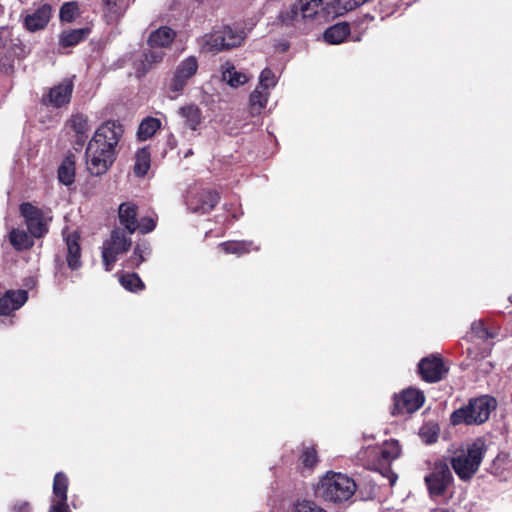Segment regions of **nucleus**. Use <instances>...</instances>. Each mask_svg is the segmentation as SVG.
I'll return each mask as SVG.
<instances>
[{
    "label": "nucleus",
    "instance_id": "b1692460",
    "mask_svg": "<svg viewBox=\"0 0 512 512\" xmlns=\"http://www.w3.org/2000/svg\"><path fill=\"white\" fill-rule=\"evenodd\" d=\"M222 78L231 87L237 88L247 83L251 76L243 71H238L232 64L226 63L223 66Z\"/></svg>",
    "mask_w": 512,
    "mask_h": 512
},
{
    "label": "nucleus",
    "instance_id": "7ed1b4c3",
    "mask_svg": "<svg viewBox=\"0 0 512 512\" xmlns=\"http://www.w3.org/2000/svg\"><path fill=\"white\" fill-rule=\"evenodd\" d=\"M496 401L489 396L475 398L469 402L466 407L454 411L451 415V421L454 425L465 423L481 424L485 422L495 408Z\"/></svg>",
    "mask_w": 512,
    "mask_h": 512
},
{
    "label": "nucleus",
    "instance_id": "a18cd8bd",
    "mask_svg": "<svg viewBox=\"0 0 512 512\" xmlns=\"http://www.w3.org/2000/svg\"><path fill=\"white\" fill-rule=\"evenodd\" d=\"M472 330L475 332V334L479 337V338H488L489 337V333L488 331L486 330V328L483 326V323L482 322H474L472 324Z\"/></svg>",
    "mask_w": 512,
    "mask_h": 512
},
{
    "label": "nucleus",
    "instance_id": "473e14b6",
    "mask_svg": "<svg viewBox=\"0 0 512 512\" xmlns=\"http://www.w3.org/2000/svg\"><path fill=\"white\" fill-rule=\"evenodd\" d=\"M161 122L157 118L148 117L144 119L138 128V137L141 140H146L153 136L160 128Z\"/></svg>",
    "mask_w": 512,
    "mask_h": 512
},
{
    "label": "nucleus",
    "instance_id": "f257e3e1",
    "mask_svg": "<svg viewBox=\"0 0 512 512\" xmlns=\"http://www.w3.org/2000/svg\"><path fill=\"white\" fill-rule=\"evenodd\" d=\"M123 132L117 121H106L95 131L85 152L87 169L92 175H102L111 167Z\"/></svg>",
    "mask_w": 512,
    "mask_h": 512
},
{
    "label": "nucleus",
    "instance_id": "cd10ccee",
    "mask_svg": "<svg viewBox=\"0 0 512 512\" xmlns=\"http://www.w3.org/2000/svg\"><path fill=\"white\" fill-rule=\"evenodd\" d=\"M270 92L259 87L251 93L250 95V109L252 115H258L265 108Z\"/></svg>",
    "mask_w": 512,
    "mask_h": 512
},
{
    "label": "nucleus",
    "instance_id": "2f4dec72",
    "mask_svg": "<svg viewBox=\"0 0 512 512\" xmlns=\"http://www.w3.org/2000/svg\"><path fill=\"white\" fill-rule=\"evenodd\" d=\"M134 172L137 176H144L150 168V152L147 148L139 149L135 156Z\"/></svg>",
    "mask_w": 512,
    "mask_h": 512
},
{
    "label": "nucleus",
    "instance_id": "49530a36",
    "mask_svg": "<svg viewBox=\"0 0 512 512\" xmlns=\"http://www.w3.org/2000/svg\"><path fill=\"white\" fill-rule=\"evenodd\" d=\"M12 512H30V507L27 502H20L13 506Z\"/></svg>",
    "mask_w": 512,
    "mask_h": 512
},
{
    "label": "nucleus",
    "instance_id": "9d476101",
    "mask_svg": "<svg viewBox=\"0 0 512 512\" xmlns=\"http://www.w3.org/2000/svg\"><path fill=\"white\" fill-rule=\"evenodd\" d=\"M198 70V61L196 57L189 56L182 60L174 72V76L169 84V90L178 94L183 91L189 79H191Z\"/></svg>",
    "mask_w": 512,
    "mask_h": 512
},
{
    "label": "nucleus",
    "instance_id": "9b49d317",
    "mask_svg": "<svg viewBox=\"0 0 512 512\" xmlns=\"http://www.w3.org/2000/svg\"><path fill=\"white\" fill-rule=\"evenodd\" d=\"M424 395L415 389H407L400 396L394 398L393 415L411 414L417 411L424 403Z\"/></svg>",
    "mask_w": 512,
    "mask_h": 512
},
{
    "label": "nucleus",
    "instance_id": "72a5a7b5",
    "mask_svg": "<svg viewBox=\"0 0 512 512\" xmlns=\"http://www.w3.org/2000/svg\"><path fill=\"white\" fill-rule=\"evenodd\" d=\"M163 58V51L151 48L149 51L143 54V59L141 61L142 68L138 69V71L141 75L145 74L154 64L161 62Z\"/></svg>",
    "mask_w": 512,
    "mask_h": 512
},
{
    "label": "nucleus",
    "instance_id": "c9c22d12",
    "mask_svg": "<svg viewBox=\"0 0 512 512\" xmlns=\"http://www.w3.org/2000/svg\"><path fill=\"white\" fill-rule=\"evenodd\" d=\"M59 181L68 186L74 182L75 179V167L74 162L70 159H66L58 169Z\"/></svg>",
    "mask_w": 512,
    "mask_h": 512
},
{
    "label": "nucleus",
    "instance_id": "c03bdc74",
    "mask_svg": "<svg viewBox=\"0 0 512 512\" xmlns=\"http://www.w3.org/2000/svg\"><path fill=\"white\" fill-rule=\"evenodd\" d=\"M155 227L156 221L152 217H143L140 221H137V230L142 234L153 231Z\"/></svg>",
    "mask_w": 512,
    "mask_h": 512
},
{
    "label": "nucleus",
    "instance_id": "4be33fe9",
    "mask_svg": "<svg viewBox=\"0 0 512 512\" xmlns=\"http://www.w3.org/2000/svg\"><path fill=\"white\" fill-rule=\"evenodd\" d=\"M178 114L184 120V124L193 131L197 129L202 121V112L195 104L180 107Z\"/></svg>",
    "mask_w": 512,
    "mask_h": 512
},
{
    "label": "nucleus",
    "instance_id": "6e6552de",
    "mask_svg": "<svg viewBox=\"0 0 512 512\" xmlns=\"http://www.w3.org/2000/svg\"><path fill=\"white\" fill-rule=\"evenodd\" d=\"M19 210L25 219L29 233L33 237L40 238L48 232V223L42 210L28 202L22 203Z\"/></svg>",
    "mask_w": 512,
    "mask_h": 512
},
{
    "label": "nucleus",
    "instance_id": "1a4fd4ad",
    "mask_svg": "<svg viewBox=\"0 0 512 512\" xmlns=\"http://www.w3.org/2000/svg\"><path fill=\"white\" fill-rule=\"evenodd\" d=\"M448 367L438 355H430L420 360L418 372L422 380L435 383L441 381L448 373Z\"/></svg>",
    "mask_w": 512,
    "mask_h": 512
},
{
    "label": "nucleus",
    "instance_id": "c85d7f7f",
    "mask_svg": "<svg viewBox=\"0 0 512 512\" xmlns=\"http://www.w3.org/2000/svg\"><path fill=\"white\" fill-rule=\"evenodd\" d=\"M151 253L150 244L146 241L138 242L133 250V254L127 260L128 267H138L143 263Z\"/></svg>",
    "mask_w": 512,
    "mask_h": 512
},
{
    "label": "nucleus",
    "instance_id": "393cba45",
    "mask_svg": "<svg viewBox=\"0 0 512 512\" xmlns=\"http://www.w3.org/2000/svg\"><path fill=\"white\" fill-rule=\"evenodd\" d=\"M350 34L349 24L346 22L337 23L325 30L323 37L329 44H340Z\"/></svg>",
    "mask_w": 512,
    "mask_h": 512
},
{
    "label": "nucleus",
    "instance_id": "412c9836",
    "mask_svg": "<svg viewBox=\"0 0 512 512\" xmlns=\"http://www.w3.org/2000/svg\"><path fill=\"white\" fill-rule=\"evenodd\" d=\"M175 36L171 28L162 26L150 34L148 44L151 48L167 47L173 42Z\"/></svg>",
    "mask_w": 512,
    "mask_h": 512
},
{
    "label": "nucleus",
    "instance_id": "f03ea898",
    "mask_svg": "<svg viewBox=\"0 0 512 512\" xmlns=\"http://www.w3.org/2000/svg\"><path fill=\"white\" fill-rule=\"evenodd\" d=\"M355 481L343 473L327 472L316 488V493L325 501L342 503L348 501L356 492Z\"/></svg>",
    "mask_w": 512,
    "mask_h": 512
},
{
    "label": "nucleus",
    "instance_id": "ddd939ff",
    "mask_svg": "<svg viewBox=\"0 0 512 512\" xmlns=\"http://www.w3.org/2000/svg\"><path fill=\"white\" fill-rule=\"evenodd\" d=\"M73 87L71 79H64L49 89L47 96L43 98V102L55 108H60L70 102Z\"/></svg>",
    "mask_w": 512,
    "mask_h": 512
},
{
    "label": "nucleus",
    "instance_id": "a878e982",
    "mask_svg": "<svg viewBox=\"0 0 512 512\" xmlns=\"http://www.w3.org/2000/svg\"><path fill=\"white\" fill-rule=\"evenodd\" d=\"M202 49L206 52L217 53L228 49L221 30L206 34L202 38Z\"/></svg>",
    "mask_w": 512,
    "mask_h": 512
},
{
    "label": "nucleus",
    "instance_id": "bb28decb",
    "mask_svg": "<svg viewBox=\"0 0 512 512\" xmlns=\"http://www.w3.org/2000/svg\"><path fill=\"white\" fill-rule=\"evenodd\" d=\"M88 28L65 30L59 36V44L62 47H71L79 44L89 34Z\"/></svg>",
    "mask_w": 512,
    "mask_h": 512
},
{
    "label": "nucleus",
    "instance_id": "5701e85b",
    "mask_svg": "<svg viewBox=\"0 0 512 512\" xmlns=\"http://www.w3.org/2000/svg\"><path fill=\"white\" fill-rule=\"evenodd\" d=\"M368 451L376 456L381 455L383 462L387 464L399 457L401 449L398 441L389 440L384 442L383 446H374Z\"/></svg>",
    "mask_w": 512,
    "mask_h": 512
},
{
    "label": "nucleus",
    "instance_id": "79ce46f5",
    "mask_svg": "<svg viewBox=\"0 0 512 512\" xmlns=\"http://www.w3.org/2000/svg\"><path fill=\"white\" fill-rule=\"evenodd\" d=\"M276 84L277 78L275 73L271 69L265 68L259 76V85L257 87L270 92V89L275 87Z\"/></svg>",
    "mask_w": 512,
    "mask_h": 512
},
{
    "label": "nucleus",
    "instance_id": "ea45409f",
    "mask_svg": "<svg viewBox=\"0 0 512 512\" xmlns=\"http://www.w3.org/2000/svg\"><path fill=\"white\" fill-rule=\"evenodd\" d=\"M374 446L367 447L364 451L360 452L359 458L369 467L370 469H378V467L385 465L381 455L376 456L370 453L368 450Z\"/></svg>",
    "mask_w": 512,
    "mask_h": 512
},
{
    "label": "nucleus",
    "instance_id": "a19ab883",
    "mask_svg": "<svg viewBox=\"0 0 512 512\" xmlns=\"http://www.w3.org/2000/svg\"><path fill=\"white\" fill-rule=\"evenodd\" d=\"M79 15V6L76 2H67L60 9V19L63 22H72Z\"/></svg>",
    "mask_w": 512,
    "mask_h": 512
},
{
    "label": "nucleus",
    "instance_id": "f8f14e48",
    "mask_svg": "<svg viewBox=\"0 0 512 512\" xmlns=\"http://www.w3.org/2000/svg\"><path fill=\"white\" fill-rule=\"evenodd\" d=\"M68 478L58 472L53 481V497L49 512H71L67 504Z\"/></svg>",
    "mask_w": 512,
    "mask_h": 512
},
{
    "label": "nucleus",
    "instance_id": "423d86ee",
    "mask_svg": "<svg viewBox=\"0 0 512 512\" xmlns=\"http://www.w3.org/2000/svg\"><path fill=\"white\" fill-rule=\"evenodd\" d=\"M453 480V476L446 462L437 460L431 472L425 476L430 495L436 497L443 495Z\"/></svg>",
    "mask_w": 512,
    "mask_h": 512
},
{
    "label": "nucleus",
    "instance_id": "09e8293b",
    "mask_svg": "<svg viewBox=\"0 0 512 512\" xmlns=\"http://www.w3.org/2000/svg\"><path fill=\"white\" fill-rule=\"evenodd\" d=\"M509 301H510V303H512V295L509 296Z\"/></svg>",
    "mask_w": 512,
    "mask_h": 512
},
{
    "label": "nucleus",
    "instance_id": "4468645a",
    "mask_svg": "<svg viewBox=\"0 0 512 512\" xmlns=\"http://www.w3.org/2000/svg\"><path fill=\"white\" fill-rule=\"evenodd\" d=\"M28 300L26 290H8L0 297V315H10L15 310L22 307Z\"/></svg>",
    "mask_w": 512,
    "mask_h": 512
},
{
    "label": "nucleus",
    "instance_id": "dca6fc26",
    "mask_svg": "<svg viewBox=\"0 0 512 512\" xmlns=\"http://www.w3.org/2000/svg\"><path fill=\"white\" fill-rule=\"evenodd\" d=\"M11 35L5 27L0 28V71L8 74L13 70V55L10 51Z\"/></svg>",
    "mask_w": 512,
    "mask_h": 512
},
{
    "label": "nucleus",
    "instance_id": "7c9ffc66",
    "mask_svg": "<svg viewBox=\"0 0 512 512\" xmlns=\"http://www.w3.org/2000/svg\"><path fill=\"white\" fill-rule=\"evenodd\" d=\"M10 243L17 250H25L33 245L31 237L23 230L13 229L9 235Z\"/></svg>",
    "mask_w": 512,
    "mask_h": 512
},
{
    "label": "nucleus",
    "instance_id": "c756f323",
    "mask_svg": "<svg viewBox=\"0 0 512 512\" xmlns=\"http://www.w3.org/2000/svg\"><path fill=\"white\" fill-rule=\"evenodd\" d=\"M221 32L228 49L240 46L245 39V33L243 31L230 26L224 27Z\"/></svg>",
    "mask_w": 512,
    "mask_h": 512
},
{
    "label": "nucleus",
    "instance_id": "a211bd4d",
    "mask_svg": "<svg viewBox=\"0 0 512 512\" xmlns=\"http://www.w3.org/2000/svg\"><path fill=\"white\" fill-rule=\"evenodd\" d=\"M50 17L51 7L43 5L25 17V26L32 32L43 29L48 24Z\"/></svg>",
    "mask_w": 512,
    "mask_h": 512
},
{
    "label": "nucleus",
    "instance_id": "f3484780",
    "mask_svg": "<svg viewBox=\"0 0 512 512\" xmlns=\"http://www.w3.org/2000/svg\"><path fill=\"white\" fill-rule=\"evenodd\" d=\"M219 196L215 191H203L189 202V208L196 213L210 212L218 203Z\"/></svg>",
    "mask_w": 512,
    "mask_h": 512
},
{
    "label": "nucleus",
    "instance_id": "58836bf2",
    "mask_svg": "<svg viewBox=\"0 0 512 512\" xmlns=\"http://www.w3.org/2000/svg\"><path fill=\"white\" fill-rule=\"evenodd\" d=\"M71 128L76 134L84 137L89 131L88 117L83 114L73 115L70 119Z\"/></svg>",
    "mask_w": 512,
    "mask_h": 512
},
{
    "label": "nucleus",
    "instance_id": "2eb2a0df",
    "mask_svg": "<svg viewBox=\"0 0 512 512\" xmlns=\"http://www.w3.org/2000/svg\"><path fill=\"white\" fill-rule=\"evenodd\" d=\"M103 15L109 25L117 24L129 6L128 0H102Z\"/></svg>",
    "mask_w": 512,
    "mask_h": 512
},
{
    "label": "nucleus",
    "instance_id": "aec40b11",
    "mask_svg": "<svg viewBox=\"0 0 512 512\" xmlns=\"http://www.w3.org/2000/svg\"><path fill=\"white\" fill-rule=\"evenodd\" d=\"M68 266L75 270L81 266V248L79 245V235L72 233L66 237Z\"/></svg>",
    "mask_w": 512,
    "mask_h": 512
},
{
    "label": "nucleus",
    "instance_id": "39448f33",
    "mask_svg": "<svg viewBox=\"0 0 512 512\" xmlns=\"http://www.w3.org/2000/svg\"><path fill=\"white\" fill-rule=\"evenodd\" d=\"M131 239L126 232L118 228L111 232L109 239L104 241L102 246V260L106 271H110L117 260V257L130 248Z\"/></svg>",
    "mask_w": 512,
    "mask_h": 512
},
{
    "label": "nucleus",
    "instance_id": "6ab92c4d",
    "mask_svg": "<svg viewBox=\"0 0 512 512\" xmlns=\"http://www.w3.org/2000/svg\"><path fill=\"white\" fill-rule=\"evenodd\" d=\"M119 221L129 235L137 231V206L131 202L122 203L118 210Z\"/></svg>",
    "mask_w": 512,
    "mask_h": 512
},
{
    "label": "nucleus",
    "instance_id": "f704fd0d",
    "mask_svg": "<svg viewBox=\"0 0 512 512\" xmlns=\"http://www.w3.org/2000/svg\"><path fill=\"white\" fill-rule=\"evenodd\" d=\"M119 282L128 291L139 292L145 288V285L138 274L126 273L120 276Z\"/></svg>",
    "mask_w": 512,
    "mask_h": 512
},
{
    "label": "nucleus",
    "instance_id": "0eeeda50",
    "mask_svg": "<svg viewBox=\"0 0 512 512\" xmlns=\"http://www.w3.org/2000/svg\"><path fill=\"white\" fill-rule=\"evenodd\" d=\"M323 9V0H298L282 14V21L289 25L300 20L313 18Z\"/></svg>",
    "mask_w": 512,
    "mask_h": 512
},
{
    "label": "nucleus",
    "instance_id": "e433bc0d",
    "mask_svg": "<svg viewBox=\"0 0 512 512\" xmlns=\"http://www.w3.org/2000/svg\"><path fill=\"white\" fill-rule=\"evenodd\" d=\"M290 512H327V511L312 500L298 499L292 504V506L290 508Z\"/></svg>",
    "mask_w": 512,
    "mask_h": 512
},
{
    "label": "nucleus",
    "instance_id": "20e7f679",
    "mask_svg": "<svg viewBox=\"0 0 512 512\" xmlns=\"http://www.w3.org/2000/svg\"><path fill=\"white\" fill-rule=\"evenodd\" d=\"M483 455L484 443L477 440L452 458V468L460 479L469 480L478 471Z\"/></svg>",
    "mask_w": 512,
    "mask_h": 512
},
{
    "label": "nucleus",
    "instance_id": "de8ad7c7",
    "mask_svg": "<svg viewBox=\"0 0 512 512\" xmlns=\"http://www.w3.org/2000/svg\"><path fill=\"white\" fill-rule=\"evenodd\" d=\"M192 154H193L192 150H189V151L185 154V157H188V156H190V155H192Z\"/></svg>",
    "mask_w": 512,
    "mask_h": 512
},
{
    "label": "nucleus",
    "instance_id": "37998d69",
    "mask_svg": "<svg viewBox=\"0 0 512 512\" xmlns=\"http://www.w3.org/2000/svg\"><path fill=\"white\" fill-rule=\"evenodd\" d=\"M302 463L305 467L312 468L317 463V453L313 447H307L301 455Z\"/></svg>",
    "mask_w": 512,
    "mask_h": 512
},
{
    "label": "nucleus",
    "instance_id": "4c0bfd02",
    "mask_svg": "<svg viewBox=\"0 0 512 512\" xmlns=\"http://www.w3.org/2000/svg\"><path fill=\"white\" fill-rule=\"evenodd\" d=\"M252 245L251 242H244V241H229V242H223L219 245V247L225 252V253H232V254H244L250 251V246Z\"/></svg>",
    "mask_w": 512,
    "mask_h": 512
}]
</instances>
